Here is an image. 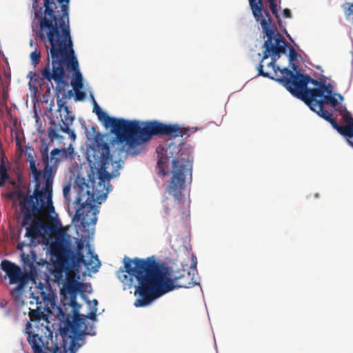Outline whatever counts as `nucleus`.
I'll use <instances>...</instances> for the list:
<instances>
[{"label": "nucleus", "instance_id": "obj_1", "mask_svg": "<svg viewBox=\"0 0 353 353\" xmlns=\"http://www.w3.org/2000/svg\"><path fill=\"white\" fill-rule=\"evenodd\" d=\"M105 135H96L92 145L87 148V160L92 175L88 182L84 179L78 183L77 196L73 202L79 205L72 219L76 230L86 233L81 237H74L66 231L58 232L49 245L48 252L53 261L52 274L54 281L63 288L69 279L71 270L79 271L83 266L88 271L96 273L101 262L89 241L94 237L95 225L99 213L95 202L101 204L105 201L111 191L109 183L111 179L119 175L121 161H112L110 145Z\"/></svg>", "mask_w": 353, "mask_h": 353}, {"label": "nucleus", "instance_id": "obj_2", "mask_svg": "<svg viewBox=\"0 0 353 353\" xmlns=\"http://www.w3.org/2000/svg\"><path fill=\"white\" fill-rule=\"evenodd\" d=\"M123 264L117 273V277L123 284L124 290L134 287L136 307H147L176 288L200 284L199 281H194V275L197 273V259L194 255L191 257L190 272L173 279L170 277L168 268L159 263L154 256L133 259L125 257Z\"/></svg>", "mask_w": 353, "mask_h": 353}, {"label": "nucleus", "instance_id": "obj_3", "mask_svg": "<svg viewBox=\"0 0 353 353\" xmlns=\"http://www.w3.org/2000/svg\"><path fill=\"white\" fill-rule=\"evenodd\" d=\"M70 0H52L50 8L52 10V18L47 17L51 24L42 26L46 14V8H40L34 11V17L39 20V28L36 39H39L44 43L48 51V65L43 72L44 77L50 80L54 79L57 82L63 83L64 75L63 63L75 72L74 83L80 85L81 75L79 62L73 49L69 19Z\"/></svg>", "mask_w": 353, "mask_h": 353}, {"label": "nucleus", "instance_id": "obj_4", "mask_svg": "<svg viewBox=\"0 0 353 353\" xmlns=\"http://www.w3.org/2000/svg\"><path fill=\"white\" fill-rule=\"evenodd\" d=\"M274 79L294 96L303 101L314 112L321 105L329 104L335 108L344 100L341 94L334 92L333 85L324 79L318 81L308 75L294 74L288 68H282L281 78Z\"/></svg>", "mask_w": 353, "mask_h": 353}, {"label": "nucleus", "instance_id": "obj_5", "mask_svg": "<svg viewBox=\"0 0 353 353\" xmlns=\"http://www.w3.org/2000/svg\"><path fill=\"white\" fill-rule=\"evenodd\" d=\"M37 295L34 292L31 296L36 303V308H30L29 316L32 322H37L43 325V323H48V314L51 310L61 307L67 312V307H71L70 314H78L81 305L77 301L79 293L91 292V285L74 279H69L61 288V302L62 306L57 305V296L48 281L45 283L35 282Z\"/></svg>", "mask_w": 353, "mask_h": 353}, {"label": "nucleus", "instance_id": "obj_6", "mask_svg": "<svg viewBox=\"0 0 353 353\" xmlns=\"http://www.w3.org/2000/svg\"><path fill=\"white\" fill-rule=\"evenodd\" d=\"M19 197L21 199V211L23 214L22 226L26 229V240L18 245L19 249H21L23 247L36 245L37 238L44 237L54 231L52 225L44 223L37 216L41 211H48L50 220L55 224L59 222V219L53 205L52 197L41 193H32L29 196L20 194Z\"/></svg>", "mask_w": 353, "mask_h": 353}, {"label": "nucleus", "instance_id": "obj_7", "mask_svg": "<svg viewBox=\"0 0 353 353\" xmlns=\"http://www.w3.org/2000/svg\"><path fill=\"white\" fill-rule=\"evenodd\" d=\"M179 128L172 123H165L157 120L141 122L137 120L121 119L114 134L112 143L121 145L124 150L127 145L126 152L135 157L139 154L143 147L142 143L150 140L153 137L168 136L177 132Z\"/></svg>", "mask_w": 353, "mask_h": 353}, {"label": "nucleus", "instance_id": "obj_8", "mask_svg": "<svg viewBox=\"0 0 353 353\" xmlns=\"http://www.w3.org/2000/svg\"><path fill=\"white\" fill-rule=\"evenodd\" d=\"M180 149L179 145L171 142L159 145L157 149L158 157L157 170L159 175L165 176L168 174V163L172 159V176L167 187V192L172 196L176 201L180 202L181 192L184 189L185 180L192 179L193 158L188 157L187 159H175Z\"/></svg>", "mask_w": 353, "mask_h": 353}, {"label": "nucleus", "instance_id": "obj_9", "mask_svg": "<svg viewBox=\"0 0 353 353\" xmlns=\"http://www.w3.org/2000/svg\"><path fill=\"white\" fill-rule=\"evenodd\" d=\"M256 22L262 28L267 40L263 43L264 50L260 63L256 67L258 74L274 80V78H281L282 69L276 65L277 60L281 54H286L287 42L281 37L280 34H275L270 27L272 23L269 12H261L259 17L254 16Z\"/></svg>", "mask_w": 353, "mask_h": 353}, {"label": "nucleus", "instance_id": "obj_10", "mask_svg": "<svg viewBox=\"0 0 353 353\" xmlns=\"http://www.w3.org/2000/svg\"><path fill=\"white\" fill-rule=\"evenodd\" d=\"M57 318L60 321L59 329L65 352L76 353L85 344L86 335H96L94 325L88 329L84 319L78 314L68 313L58 307Z\"/></svg>", "mask_w": 353, "mask_h": 353}, {"label": "nucleus", "instance_id": "obj_11", "mask_svg": "<svg viewBox=\"0 0 353 353\" xmlns=\"http://www.w3.org/2000/svg\"><path fill=\"white\" fill-rule=\"evenodd\" d=\"M48 63L45 65V67L42 69L41 73L43 80H46L49 82L54 81L56 83L55 90L57 94V103L58 106L57 111L59 112V116L61 117V123H57L53 119L50 121V124L54 128H50L48 130V137L54 141L55 139H61L63 137L59 134V131H61L64 133H66L69 135L70 138L74 141L76 139V134L74 130L70 129V126L72 125L73 121L74 120V116L72 114V112L70 110L69 108L66 106V101L65 98L62 96L61 98L59 97V94L64 92L66 87L69 85V83L66 79V74L65 69H63L64 75L63 77L62 81L63 83L57 82L54 79H52L48 80L43 75V72L45 68L47 67Z\"/></svg>", "mask_w": 353, "mask_h": 353}, {"label": "nucleus", "instance_id": "obj_12", "mask_svg": "<svg viewBox=\"0 0 353 353\" xmlns=\"http://www.w3.org/2000/svg\"><path fill=\"white\" fill-rule=\"evenodd\" d=\"M58 152L59 150H51L50 157H49L48 148L41 150V159L44 165L41 171L44 185L43 187L40 185L39 194L52 197L54 178L61 162V159L57 155Z\"/></svg>", "mask_w": 353, "mask_h": 353}, {"label": "nucleus", "instance_id": "obj_13", "mask_svg": "<svg viewBox=\"0 0 353 353\" xmlns=\"http://www.w3.org/2000/svg\"><path fill=\"white\" fill-rule=\"evenodd\" d=\"M323 105H321L316 113L325 121L330 122L334 129L341 135L346 137L347 143L350 145H353V118L351 113L345 107L340 108L339 112L347 124L345 126H341L332 118V113L328 110H324Z\"/></svg>", "mask_w": 353, "mask_h": 353}, {"label": "nucleus", "instance_id": "obj_14", "mask_svg": "<svg viewBox=\"0 0 353 353\" xmlns=\"http://www.w3.org/2000/svg\"><path fill=\"white\" fill-rule=\"evenodd\" d=\"M1 268L8 276L10 284H17L12 290V294L16 296H21L28 281V277L23 273L21 268L12 262L3 260L1 263Z\"/></svg>", "mask_w": 353, "mask_h": 353}, {"label": "nucleus", "instance_id": "obj_15", "mask_svg": "<svg viewBox=\"0 0 353 353\" xmlns=\"http://www.w3.org/2000/svg\"><path fill=\"white\" fill-rule=\"evenodd\" d=\"M86 90L89 92V97L92 101L93 105V112L95 113L98 117L99 121L105 127L110 128L111 132L114 134L117 129L121 118L110 117L108 113L103 111L101 107L98 105L97 101L94 99L92 90L90 88H86Z\"/></svg>", "mask_w": 353, "mask_h": 353}, {"label": "nucleus", "instance_id": "obj_16", "mask_svg": "<svg viewBox=\"0 0 353 353\" xmlns=\"http://www.w3.org/2000/svg\"><path fill=\"white\" fill-rule=\"evenodd\" d=\"M64 66H65L68 70L73 72V77L71 79V83H70L71 85L73 88V90H70L66 93L65 92H62L63 93L62 96L63 97V98L68 99V98L72 97L74 93L75 101H84L86 98V92L85 91L82 90L84 87V83H83L84 80H83L82 74H81L82 78L81 80L80 85L77 86V85H75L74 83L75 72L73 70L69 68L65 63L62 64L63 69H64ZM80 73H81V72H80Z\"/></svg>", "mask_w": 353, "mask_h": 353}, {"label": "nucleus", "instance_id": "obj_17", "mask_svg": "<svg viewBox=\"0 0 353 353\" xmlns=\"http://www.w3.org/2000/svg\"><path fill=\"white\" fill-rule=\"evenodd\" d=\"M27 161L30 164V172L32 177V182L34 183L33 193H39L41 185L42 171L37 168L34 156L30 152H26Z\"/></svg>", "mask_w": 353, "mask_h": 353}, {"label": "nucleus", "instance_id": "obj_18", "mask_svg": "<svg viewBox=\"0 0 353 353\" xmlns=\"http://www.w3.org/2000/svg\"><path fill=\"white\" fill-rule=\"evenodd\" d=\"M28 341L34 353H42L44 344L41 336L38 334L28 332Z\"/></svg>", "mask_w": 353, "mask_h": 353}, {"label": "nucleus", "instance_id": "obj_19", "mask_svg": "<svg viewBox=\"0 0 353 353\" xmlns=\"http://www.w3.org/2000/svg\"><path fill=\"white\" fill-rule=\"evenodd\" d=\"M249 2L254 16L259 17L261 12L265 11L263 8L261 0H249Z\"/></svg>", "mask_w": 353, "mask_h": 353}, {"label": "nucleus", "instance_id": "obj_20", "mask_svg": "<svg viewBox=\"0 0 353 353\" xmlns=\"http://www.w3.org/2000/svg\"><path fill=\"white\" fill-rule=\"evenodd\" d=\"M172 125H176L179 128V130H177V132H176L171 134L170 137L176 138L179 137L182 138H187L190 137L189 129L183 128L178 123H172Z\"/></svg>", "mask_w": 353, "mask_h": 353}, {"label": "nucleus", "instance_id": "obj_21", "mask_svg": "<svg viewBox=\"0 0 353 353\" xmlns=\"http://www.w3.org/2000/svg\"><path fill=\"white\" fill-rule=\"evenodd\" d=\"M52 3V0H44V7L46 8V14L45 17L43 20L42 26H46L48 24H51V21L50 22L48 19H47V17L48 16L49 18H52V10L50 8V6Z\"/></svg>", "mask_w": 353, "mask_h": 353}, {"label": "nucleus", "instance_id": "obj_22", "mask_svg": "<svg viewBox=\"0 0 353 353\" xmlns=\"http://www.w3.org/2000/svg\"><path fill=\"white\" fill-rule=\"evenodd\" d=\"M345 17L347 20H351L353 23V3L347 2L343 6Z\"/></svg>", "mask_w": 353, "mask_h": 353}, {"label": "nucleus", "instance_id": "obj_23", "mask_svg": "<svg viewBox=\"0 0 353 353\" xmlns=\"http://www.w3.org/2000/svg\"><path fill=\"white\" fill-rule=\"evenodd\" d=\"M30 58L32 65H33L34 67H36L39 62L41 58V52L35 49L33 52H31Z\"/></svg>", "mask_w": 353, "mask_h": 353}, {"label": "nucleus", "instance_id": "obj_24", "mask_svg": "<svg viewBox=\"0 0 353 353\" xmlns=\"http://www.w3.org/2000/svg\"><path fill=\"white\" fill-rule=\"evenodd\" d=\"M287 44H288V46H287L286 49L288 48V50H289L288 60L291 63V62H293V61H296L297 59L298 53L296 52V51L294 49V48L291 46L288 43H287Z\"/></svg>", "mask_w": 353, "mask_h": 353}, {"label": "nucleus", "instance_id": "obj_25", "mask_svg": "<svg viewBox=\"0 0 353 353\" xmlns=\"http://www.w3.org/2000/svg\"><path fill=\"white\" fill-rule=\"evenodd\" d=\"M44 347L46 350L49 351V352H45V353H62L61 347L57 343H55L53 345V346L51 347H50L48 346H46ZM64 353H68V352H65L64 351Z\"/></svg>", "mask_w": 353, "mask_h": 353}, {"label": "nucleus", "instance_id": "obj_26", "mask_svg": "<svg viewBox=\"0 0 353 353\" xmlns=\"http://www.w3.org/2000/svg\"><path fill=\"white\" fill-rule=\"evenodd\" d=\"M70 190H71L70 185H68L65 186L63 190V196H64L68 205H70V203L71 202V199L70 198Z\"/></svg>", "mask_w": 353, "mask_h": 353}, {"label": "nucleus", "instance_id": "obj_27", "mask_svg": "<svg viewBox=\"0 0 353 353\" xmlns=\"http://www.w3.org/2000/svg\"><path fill=\"white\" fill-rule=\"evenodd\" d=\"M53 150H59L57 155L61 159H68L70 157L67 154V151L65 148H54Z\"/></svg>", "mask_w": 353, "mask_h": 353}, {"label": "nucleus", "instance_id": "obj_28", "mask_svg": "<svg viewBox=\"0 0 353 353\" xmlns=\"http://www.w3.org/2000/svg\"><path fill=\"white\" fill-rule=\"evenodd\" d=\"M97 308H91L90 313L87 315V318H88L89 319H90L93 321H97Z\"/></svg>", "mask_w": 353, "mask_h": 353}, {"label": "nucleus", "instance_id": "obj_29", "mask_svg": "<svg viewBox=\"0 0 353 353\" xmlns=\"http://www.w3.org/2000/svg\"><path fill=\"white\" fill-rule=\"evenodd\" d=\"M270 3V9L272 11V12L277 16V6L276 3V0H269Z\"/></svg>", "mask_w": 353, "mask_h": 353}, {"label": "nucleus", "instance_id": "obj_30", "mask_svg": "<svg viewBox=\"0 0 353 353\" xmlns=\"http://www.w3.org/2000/svg\"><path fill=\"white\" fill-rule=\"evenodd\" d=\"M8 178H9V176H8L7 172H3V173H1L0 174V181H1L0 185H3L4 183V182L7 179H8Z\"/></svg>", "mask_w": 353, "mask_h": 353}, {"label": "nucleus", "instance_id": "obj_31", "mask_svg": "<svg viewBox=\"0 0 353 353\" xmlns=\"http://www.w3.org/2000/svg\"><path fill=\"white\" fill-rule=\"evenodd\" d=\"M283 16L285 18H291L292 17V14H291L290 10L288 9V8H285L283 10Z\"/></svg>", "mask_w": 353, "mask_h": 353}, {"label": "nucleus", "instance_id": "obj_32", "mask_svg": "<svg viewBox=\"0 0 353 353\" xmlns=\"http://www.w3.org/2000/svg\"><path fill=\"white\" fill-rule=\"evenodd\" d=\"M79 294L81 296V299L87 303L88 305H91V301L88 299L85 293H79Z\"/></svg>", "mask_w": 353, "mask_h": 353}, {"label": "nucleus", "instance_id": "obj_33", "mask_svg": "<svg viewBox=\"0 0 353 353\" xmlns=\"http://www.w3.org/2000/svg\"><path fill=\"white\" fill-rule=\"evenodd\" d=\"M65 150L69 157L72 156V154L74 153V148L71 145L68 148H65Z\"/></svg>", "mask_w": 353, "mask_h": 353}, {"label": "nucleus", "instance_id": "obj_34", "mask_svg": "<svg viewBox=\"0 0 353 353\" xmlns=\"http://www.w3.org/2000/svg\"><path fill=\"white\" fill-rule=\"evenodd\" d=\"M91 301V305H89L90 309L91 308H97V305H98V301L97 299H93L92 301Z\"/></svg>", "mask_w": 353, "mask_h": 353}, {"label": "nucleus", "instance_id": "obj_35", "mask_svg": "<svg viewBox=\"0 0 353 353\" xmlns=\"http://www.w3.org/2000/svg\"><path fill=\"white\" fill-rule=\"evenodd\" d=\"M46 328L48 332V336H47V337L50 338L52 343H53V332L49 329L48 326H46Z\"/></svg>", "mask_w": 353, "mask_h": 353}, {"label": "nucleus", "instance_id": "obj_36", "mask_svg": "<svg viewBox=\"0 0 353 353\" xmlns=\"http://www.w3.org/2000/svg\"><path fill=\"white\" fill-rule=\"evenodd\" d=\"M3 172H6V170L3 164L0 165V174L3 173Z\"/></svg>", "mask_w": 353, "mask_h": 353}, {"label": "nucleus", "instance_id": "obj_37", "mask_svg": "<svg viewBox=\"0 0 353 353\" xmlns=\"http://www.w3.org/2000/svg\"><path fill=\"white\" fill-rule=\"evenodd\" d=\"M164 212L165 214H169V208H168V206L165 204H164Z\"/></svg>", "mask_w": 353, "mask_h": 353}, {"label": "nucleus", "instance_id": "obj_38", "mask_svg": "<svg viewBox=\"0 0 353 353\" xmlns=\"http://www.w3.org/2000/svg\"><path fill=\"white\" fill-rule=\"evenodd\" d=\"M34 45V42L32 39H30V46L32 47Z\"/></svg>", "mask_w": 353, "mask_h": 353}, {"label": "nucleus", "instance_id": "obj_39", "mask_svg": "<svg viewBox=\"0 0 353 353\" xmlns=\"http://www.w3.org/2000/svg\"><path fill=\"white\" fill-rule=\"evenodd\" d=\"M37 0H34L33 1V8H35V4H37Z\"/></svg>", "mask_w": 353, "mask_h": 353}, {"label": "nucleus", "instance_id": "obj_40", "mask_svg": "<svg viewBox=\"0 0 353 353\" xmlns=\"http://www.w3.org/2000/svg\"><path fill=\"white\" fill-rule=\"evenodd\" d=\"M288 38L292 41V39L291 38L290 35L289 34H287Z\"/></svg>", "mask_w": 353, "mask_h": 353}, {"label": "nucleus", "instance_id": "obj_41", "mask_svg": "<svg viewBox=\"0 0 353 353\" xmlns=\"http://www.w3.org/2000/svg\"><path fill=\"white\" fill-rule=\"evenodd\" d=\"M30 74H32V72H30ZM32 74H33L34 76H37V74H36V73H35V72L32 73Z\"/></svg>", "mask_w": 353, "mask_h": 353}, {"label": "nucleus", "instance_id": "obj_42", "mask_svg": "<svg viewBox=\"0 0 353 353\" xmlns=\"http://www.w3.org/2000/svg\"><path fill=\"white\" fill-rule=\"evenodd\" d=\"M30 305H33V304H34V301H30Z\"/></svg>", "mask_w": 353, "mask_h": 353}, {"label": "nucleus", "instance_id": "obj_43", "mask_svg": "<svg viewBox=\"0 0 353 353\" xmlns=\"http://www.w3.org/2000/svg\"><path fill=\"white\" fill-rule=\"evenodd\" d=\"M29 325H30V323H27V327H28V326H29Z\"/></svg>", "mask_w": 353, "mask_h": 353}, {"label": "nucleus", "instance_id": "obj_44", "mask_svg": "<svg viewBox=\"0 0 353 353\" xmlns=\"http://www.w3.org/2000/svg\"><path fill=\"white\" fill-rule=\"evenodd\" d=\"M68 214H69L70 216L72 215V214L70 213V211H68Z\"/></svg>", "mask_w": 353, "mask_h": 353}, {"label": "nucleus", "instance_id": "obj_45", "mask_svg": "<svg viewBox=\"0 0 353 353\" xmlns=\"http://www.w3.org/2000/svg\"><path fill=\"white\" fill-rule=\"evenodd\" d=\"M1 53H2V52L0 50V54H1Z\"/></svg>", "mask_w": 353, "mask_h": 353}]
</instances>
